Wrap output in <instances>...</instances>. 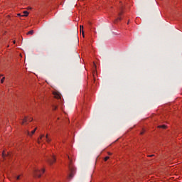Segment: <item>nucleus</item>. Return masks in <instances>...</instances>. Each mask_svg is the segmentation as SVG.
I'll use <instances>...</instances> for the list:
<instances>
[{"instance_id": "20e7f679", "label": "nucleus", "mask_w": 182, "mask_h": 182, "mask_svg": "<svg viewBox=\"0 0 182 182\" xmlns=\"http://www.w3.org/2000/svg\"><path fill=\"white\" fill-rule=\"evenodd\" d=\"M33 119L32 118H28L25 117L24 119H23L21 124H25L27 122H32Z\"/></svg>"}, {"instance_id": "a211bd4d", "label": "nucleus", "mask_w": 182, "mask_h": 182, "mask_svg": "<svg viewBox=\"0 0 182 182\" xmlns=\"http://www.w3.org/2000/svg\"><path fill=\"white\" fill-rule=\"evenodd\" d=\"M6 154H5V152H3V153H2V157L4 158V157H6Z\"/></svg>"}, {"instance_id": "6e6552de", "label": "nucleus", "mask_w": 182, "mask_h": 182, "mask_svg": "<svg viewBox=\"0 0 182 182\" xmlns=\"http://www.w3.org/2000/svg\"><path fill=\"white\" fill-rule=\"evenodd\" d=\"M29 15V12L28 11H23V14L21 16H28Z\"/></svg>"}, {"instance_id": "f257e3e1", "label": "nucleus", "mask_w": 182, "mask_h": 182, "mask_svg": "<svg viewBox=\"0 0 182 182\" xmlns=\"http://www.w3.org/2000/svg\"><path fill=\"white\" fill-rule=\"evenodd\" d=\"M68 160H70L69 163V170H70V174H69V178H73V176H75V173L76 171V169L72 166V159H70V157L69 156H67Z\"/></svg>"}, {"instance_id": "9b49d317", "label": "nucleus", "mask_w": 182, "mask_h": 182, "mask_svg": "<svg viewBox=\"0 0 182 182\" xmlns=\"http://www.w3.org/2000/svg\"><path fill=\"white\" fill-rule=\"evenodd\" d=\"M26 35H33V30L28 31Z\"/></svg>"}, {"instance_id": "393cba45", "label": "nucleus", "mask_w": 182, "mask_h": 182, "mask_svg": "<svg viewBox=\"0 0 182 182\" xmlns=\"http://www.w3.org/2000/svg\"><path fill=\"white\" fill-rule=\"evenodd\" d=\"M154 155H149V157H153Z\"/></svg>"}, {"instance_id": "1a4fd4ad", "label": "nucleus", "mask_w": 182, "mask_h": 182, "mask_svg": "<svg viewBox=\"0 0 182 182\" xmlns=\"http://www.w3.org/2000/svg\"><path fill=\"white\" fill-rule=\"evenodd\" d=\"M43 137H45V135L42 134L40 138L38 139V143H41V140H42V139H43Z\"/></svg>"}, {"instance_id": "dca6fc26", "label": "nucleus", "mask_w": 182, "mask_h": 182, "mask_svg": "<svg viewBox=\"0 0 182 182\" xmlns=\"http://www.w3.org/2000/svg\"><path fill=\"white\" fill-rule=\"evenodd\" d=\"M58 109V107L53 105V110H56Z\"/></svg>"}, {"instance_id": "2eb2a0df", "label": "nucleus", "mask_w": 182, "mask_h": 182, "mask_svg": "<svg viewBox=\"0 0 182 182\" xmlns=\"http://www.w3.org/2000/svg\"><path fill=\"white\" fill-rule=\"evenodd\" d=\"M77 28H75V36L77 35Z\"/></svg>"}, {"instance_id": "bb28decb", "label": "nucleus", "mask_w": 182, "mask_h": 182, "mask_svg": "<svg viewBox=\"0 0 182 182\" xmlns=\"http://www.w3.org/2000/svg\"><path fill=\"white\" fill-rule=\"evenodd\" d=\"M13 43H16V41H13Z\"/></svg>"}, {"instance_id": "4468645a", "label": "nucleus", "mask_w": 182, "mask_h": 182, "mask_svg": "<svg viewBox=\"0 0 182 182\" xmlns=\"http://www.w3.org/2000/svg\"><path fill=\"white\" fill-rule=\"evenodd\" d=\"M117 21H122V18H121V17H118V18L115 20V22H117Z\"/></svg>"}, {"instance_id": "f03ea898", "label": "nucleus", "mask_w": 182, "mask_h": 182, "mask_svg": "<svg viewBox=\"0 0 182 182\" xmlns=\"http://www.w3.org/2000/svg\"><path fill=\"white\" fill-rule=\"evenodd\" d=\"M43 173H45V169L44 168L41 169V171L38 168H35L34 169V177H37L38 178H41V176H42V174H43Z\"/></svg>"}, {"instance_id": "a878e982", "label": "nucleus", "mask_w": 182, "mask_h": 182, "mask_svg": "<svg viewBox=\"0 0 182 182\" xmlns=\"http://www.w3.org/2000/svg\"><path fill=\"white\" fill-rule=\"evenodd\" d=\"M93 63V66H96V65L95 64V63Z\"/></svg>"}, {"instance_id": "ddd939ff", "label": "nucleus", "mask_w": 182, "mask_h": 182, "mask_svg": "<svg viewBox=\"0 0 182 182\" xmlns=\"http://www.w3.org/2000/svg\"><path fill=\"white\" fill-rule=\"evenodd\" d=\"M5 81V77H3L2 79L1 80V83H4Z\"/></svg>"}, {"instance_id": "5701e85b", "label": "nucleus", "mask_w": 182, "mask_h": 182, "mask_svg": "<svg viewBox=\"0 0 182 182\" xmlns=\"http://www.w3.org/2000/svg\"><path fill=\"white\" fill-rule=\"evenodd\" d=\"M18 16H22V15H21V14H18Z\"/></svg>"}, {"instance_id": "412c9836", "label": "nucleus", "mask_w": 182, "mask_h": 182, "mask_svg": "<svg viewBox=\"0 0 182 182\" xmlns=\"http://www.w3.org/2000/svg\"><path fill=\"white\" fill-rule=\"evenodd\" d=\"M140 134H144V131H142Z\"/></svg>"}, {"instance_id": "f8f14e48", "label": "nucleus", "mask_w": 182, "mask_h": 182, "mask_svg": "<svg viewBox=\"0 0 182 182\" xmlns=\"http://www.w3.org/2000/svg\"><path fill=\"white\" fill-rule=\"evenodd\" d=\"M159 129H166V125H160V126H159Z\"/></svg>"}, {"instance_id": "4be33fe9", "label": "nucleus", "mask_w": 182, "mask_h": 182, "mask_svg": "<svg viewBox=\"0 0 182 182\" xmlns=\"http://www.w3.org/2000/svg\"><path fill=\"white\" fill-rule=\"evenodd\" d=\"M109 156H112V153L108 152Z\"/></svg>"}, {"instance_id": "b1692460", "label": "nucleus", "mask_w": 182, "mask_h": 182, "mask_svg": "<svg viewBox=\"0 0 182 182\" xmlns=\"http://www.w3.org/2000/svg\"><path fill=\"white\" fill-rule=\"evenodd\" d=\"M96 73L95 72H92V75H93V76H95V74Z\"/></svg>"}, {"instance_id": "0eeeda50", "label": "nucleus", "mask_w": 182, "mask_h": 182, "mask_svg": "<svg viewBox=\"0 0 182 182\" xmlns=\"http://www.w3.org/2000/svg\"><path fill=\"white\" fill-rule=\"evenodd\" d=\"M36 132V128L35 129H33L31 133H30L29 132H28V136H32V134H35V132Z\"/></svg>"}, {"instance_id": "7ed1b4c3", "label": "nucleus", "mask_w": 182, "mask_h": 182, "mask_svg": "<svg viewBox=\"0 0 182 182\" xmlns=\"http://www.w3.org/2000/svg\"><path fill=\"white\" fill-rule=\"evenodd\" d=\"M55 161H56V158L54 155H51L50 157H47V163H48L50 166H52V164H54Z\"/></svg>"}, {"instance_id": "9d476101", "label": "nucleus", "mask_w": 182, "mask_h": 182, "mask_svg": "<svg viewBox=\"0 0 182 182\" xmlns=\"http://www.w3.org/2000/svg\"><path fill=\"white\" fill-rule=\"evenodd\" d=\"M47 143H50V139H49V137H48V135H46V136L45 137Z\"/></svg>"}, {"instance_id": "aec40b11", "label": "nucleus", "mask_w": 182, "mask_h": 182, "mask_svg": "<svg viewBox=\"0 0 182 182\" xmlns=\"http://www.w3.org/2000/svg\"><path fill=\"white\" fill-rule=\"evenodd\" d=\"M122 14V12H119V13L118 14L119 16H121Z\"/></svg>"}, {"instance_id": "cd10ccee", "label": "nucleus", "mask_w": 182, "mask_h": 182, "mask_svg": "<svg viewBox=\"0 0 182 182\" xmlns=\"http://www.w3.org/2000/svg\"><path fill=\"white\" fill-rule=\"evenodd\" d=\"M127 25H129V21L127 22Z\"/></svg>"}, {"instance_id": "39448f33", "label": "nucleus", "mask_w": 182, "mask_h": 182, "mask_svg": "<svg viewBox=\"0 0 182 182\" xmlns=\"http://www.w3.org/2000/svg\"><path fill=\"white\" fill-rule=\"evenodd\" d=\"M55 99H60V94L59 92H53Z\"/></svg>"}, {"instance_id": "f3484780", "label": "nucleus", "mask_w": 182, "mask_h": 182, "mask_svg": "<svg viewBox=\"0 0 182 182\" xmlns=\"http://www.w3.org/2000/svg\"><path fill=\"white\" fill-rule=\"evenodd\" d=\"M109 156H106L105 158V161H107L109 160Z\"/></svg>"}, {"instance_id": "423d86ee", "label": "nucleus", "mask_w": 182, "mask_h": 182, "mask_svg": "<svg viewBox=\"0 0 182 182\" xmlns=\"http://www.w3.org/2000/svg\"><path fill=\"white\" fill-rule=\"evenodd\" d=\"M80 28V32L82 33V36L83 38H85V31H83V26L81 25Z\"/></svg>"}, {"instance_id": "6ab92c4d", "label": "nucleus", "mask_w": 182, "mask_h": 182, "mask_svg": "<svg viewBox=\"0 0 182 182\" xmlns=\"http://www.w3.org/2000/svg\"><path fill=\"white\" fill-rule=\"evenodd\" d=\"M21 178V176H18L17 177H16V180H19Z\"/></svg>"}]
</instances>
